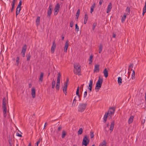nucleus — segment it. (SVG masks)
Segmentation results:
<instances>
[{"instance_id": "nucleus-40", "label": "nucleus", "mask_w": 146, "mask_h": 146, "mask_svg": "<svg viewBox=\"0 0 146 146\" xmlns=\"http://www.w3.org/2000/svg\"><path fill=\"white\" fill-rule=\"evenodd\" d=\"M75 29L76 30V31L77 32H78V31H79V27L77 24L75 25Z\"/></svg>"}, {"instance_id": "nucleus-45", "label": "nucleus", "mask_w": 146, "mask_h": 146, "mask_svg": "<svg viewBox=\"0 0 146 146\" xmlns=\"http://www.w3.org/2000/svg\"><path fill=\"white\" fill-rule=\"evenodd\" d=\"M19 57H17L16 58V62L17 63V65H18L19 63Z\"/></svg>"}, {"instance_id": "nucleus-20", "label": "nucleus", "mask_w": 146, "mask_h": 146, "mask_svg": "<svg viewBox=\"0 0 146 146\" xmlns=\"http://www.w3.org/2000/svg\"><path fill=\"white\" fill-rule=\"evenodd\" d=\"M64 86L63 87V90L64 93L66 95L67 93V89L68 86V85H64Z\"/></svg>"}, {"instance_id": "nucleus-35", "label": "nucleus", "mask_w": 146, "mask_h": 146, "mask_svg": "<svg viewBox=\"0 0 146 146\" xmlns=\"http://www.w3.org/2000/svg\"><path fill=\"white\" fill-rule=\"evenodd\" d=\"M21 9V8H20V9L18 8H16V16H17V15H18Z\"/></svg>"}, {"instance_id": "nucleus-25", "label": "nucleus", "mask_w": 146, "mask_h": 146, "mask_svg": "<svg viewBox=\"0 0 146 146\" xmlns=\"http://www.w3.org/2000/svg\"><path fill=\"white\" fill-rule=\"evenodd\" d=\"M146 12V1L145 2V6L143 9V15Z\"/></svg>"}, {"instance_id": "nucleus-26", "label": "nucleus", "mask_w": 146, "mask_h": 146, "mask_svg": "<svg viewBox=\"0 0 146 146\" xmlns=\"http://www.w3.org/2000/svg\"><path fill=\"white\" fill-rule=\"evenodd\" d=\"M95 4H94L92 5V6L91 7V9H90V12L91 13H92V12L94 11V8L95 7Z\"/></svg>"}, {"instance_id": "nucleus-4", "label": "nucleus", "mask_w": 146, "mask_h": 146, "mask_svg": "<svg viewBox=\"0 0 146 146\" xmlns=\"http://www.w3.org/2000/svg\"><path fill=\"white\" fill-rule=\"evenodd\" d=\"M61 77V74L60 72H58V74L57 78V80L56 84V88L57 90H58L60 88V81Z\"/></svg>"}, {"instance_id": "nucleus-55", "label": "nucleus", "mask_w": 146, "mask_h": 146, "mask_svg": "<svg viewBox=\"0 0 146 146\" xmlns=\"http://www.w3.org/2000/svg\"><path fill=\"white\" fill-rule=\"evenodd\" d=\"M22 1L21 0L19 1V5H20L21 6V5H22Z\"/></svg>"}, {"instance_id": "nucleus-50", "label": "nucleus", "mask_w": 146, "mask_h": 146, "mask_svg": "<svg viewBox=\"0 0 146 146\" xmlns=\"http://www.w3.org/2000/svg\"><path fill=\"white\" fill-rule=\"evenodd\" d=\"M40 143V140L38 141L36 143L35 146H38L39 143Z\"/></svg>"}, {"instance_id": "nucleus-47", "label": "nucleus", "mask_w": 146, "mask_h": 146, "mask_svg": "<svg viewBox=\"0 0 146 146\" xmlns=\"http://www.w3.org/2000/svg\"><path fill=\"white\" fill-rule=\"evenodd\" d=\"M74 23L72 21L70 23V27H72Z\"/></svg>"}, {"instance_id": "nucleus-34", "label": "nucleus", "mask_w": 146, "mask_h": 146, "mask_svg": "<svg viewBox=\"0 0 146 146\" xmlns=\"http://www.w3.org/2000/svg\"><path fill=\"white\" fill-rule=\"evenodd\" d=\"M76 97L73 101V102L72 104V106L75 107L76 106V100L75 99Z\"/></svg>"}, {"instance_id": "nucleus-52", "label": "nucleus", "mask_w": 146, "mask_h": 146, "mask_svg": "<svg viewBox=\"0 0 146 146\" xmlns=\"http://www.w3.org/2000/svg\"><path fill=\"white\" fill-rule=\"evenodd\" d=\"M103 2V0H100L99 1V4L100 5H101L102 4Z\"/></svg>"}, {"instance_id": "nucleus-15", "label": "nucleus", "mask_w": 146, "mask_h": 146, "mask_svg": "<svg viewBox=\"0 0 146 146\" xmlns=\"http://www.w3.org/2000/svg\"><path fill=\"white\" fill-rule=\"evenodd\" d=\"M44 76V73L43 72H41L40 75L38 82L40 84L43 81V77Z\"/></svg>"}, {"instance_id": "nucleus-60", "label": "nucleus", "mask_w": 146, "mask_h": 146, "mask_svg": "<svg viewBox=\"0 0 146 146\" xmlns=\"http://www.w3.org/2000/svg\"><path fill=\"white\" fill-rule=\"evenodd\" d=\"M47 125V122H46L45 123L44 128H45V127Z\"/></svg>"}, {"instance_id": "nucleus-17", "label": "nucleus", "mask_w": 146, "mask_h": 146, "mask_svg": "<svg viewBox=\"0 0 146 146\" xmlns=\"http://www.w3.org/2000/svg\"><path fill=\"white\" fill-rule=\"evenodd\" d=\"M112 8V6L111 3H110L108 6L107 13H108L110 12Z\"/></svg>"}, {"instance_id": "nucleus-62", "label": "nucleus", "mask_w": 146, "mask_h": 146, "mask_svg": "<svg viewBox=\"0 0 146 146\" xmlns=\"http://www.w3.org/2000/svg\"><path fill=\"white\" fill-rule=\"evenodd\" d=\"M16 1V0H13L12 3H15Z\"/></svg>"}, {"instance_id": "nucleus-49", "label": "nucleus", "mask_w": 146, "mask_h": 146, "mask_svg": "<svg viewBox=\"0 0 146 146\" xmlns=\"http://www.w3.org/2000/svg\"><path fill=\"white\" fill-rule=\"evenodd\" d=\"M3 116L4 117H6V112L7 111H3Z\"/></svg>"}, {"instance_id": "nucleus-27", "label": "nucleus", "mask_w": 146, "mask_h": 146, "mask_svg": "<svg viewBox=\"0 0 146 146\" xmlns=\"http://www.w3.org/2000/svg\"><path fill=\"white\" fill-rule=\"evenodd\" d=\"M122 79L120 77L118 78L117 81L119 85H120L122 83Z\"/></svg>"}, {"instance_id": "nucleus-57", "label": "nucleus", "mask_w": 146, "mask_h": 146, "mask_svg": "<svg viewBox=\"0 0 146 146\" xmlns=\"http://www.w3.org/2000/svg\"><path fill=\"white\" fill-rule=\"evenodd\" d=\"M115 37L116 35L114 33H113V37L115 38Z\"/></svg>"}, {"instance_id": "nucleus-8", "label": "nucleus", "mask_w": 146, "mask_h": 146, "mask_svg": "<svg viewBox=\"0 0 146 146\" xmlns=\"http://www.w3.org/2000/svg\"><path fill=\"white\" fill-rule=\"evenodd\" d=\"M56 47V44L55 43V41L54 40L53 42L51 48V52L52 54L54 53Z\"/></svg>"}, {"instance_id": "nucleus-32", "label": "nucleus", "mask_w": 146, "mask_h": 146, "mask_svg": "<svg viewBox=\"0 0 146 146\" xmlns=\"http://www.w3.org/2000/svg\"><path fill=\"white\" fill-rule=\"evenodd\" d=\"M56 84V82L55 80H53L52 82V88H54L55 87V85Z\"/></svg>"}, {"instance_id": "nucleus-61", "label": "nucleus", "mask_w": 146, "mask_h": 146, "mask_svg": "<svg viewBox=\"0 0 146 146\" xmlns=\"http://www.w3.org/2000/svg\"><path fill=\"white\" fill-rule=\"evenodd\" d=\"M62 40H63L64 38V36L63 35H62Z\"/></svg>"}, {"instance_id": "nucleus-36", "label": "nucleus", "mask_w": 146, "mask_h": 146, "mask_svg": "<svg viewBox=\"0 0 146 146\" xmlns=\"http://www.w3.org/2000/svg\"><path fill=\"white\" fill-rule=\"evenodd\" d=\"M127 15H129V14L130 12V8L128 7H127L126 10Z\"/></svg>"}, {"instance_id": "nucleus-23", "label": "nucleus", "mask_w": 146, "mask_h": 146, "mask_svg": "<svg viewBox=\"0 0 146 146\" xmlns=\"http://www.w3.org/2000/svg\"><path fill=\"white\" fill-rule=\"evenodd\" d=\"M133 118V117L132 116H131L130 117L128 121V123L129 124H130L132 122Z\"/></svg>"}, {"instance_id": "nucleus-58", "label": "nucleus", "mask_w": 146, "mask_h": 146, "mask_svg": "<svg viewBox=\"0 0 146 146\" xmlns=\"http://www.w3.org/2000/svg\"><path fill=\"white\" fill-rule=\"evenodd\" d=\"M21 5L18 4L17 8H19V9L21 8Z\"/></svg>"}, {"instance_id": "nucleus-46", "label": "nucleus", "mask_w": 146, "mask_h": 146, "mask_svg": "<svg viewBox=\"0 0 146 146\" xmlns=\"http://www.w3.org/2000/svg\"><path fill=\"white\" fill-rule=\"evenodd\" d=\"M87 94V90H86V91H85L84 92V98H85L86 97Z\"/></svg>"}, {"instance_id": "nucleus-7", "label": "nucleus", "mask_w": 146, "mask_h": 146, "mask_svg": "<svg viewBox=\"0 0 146 146\" xmlns=\"http://www.w3.org/2000/svg\"><path fill=\"white\" fill-rule=\"evenodd\" d=\"M6 104V98L4 97L3 98V100L2 108L3 111H7Z\"/></svg>"}, {"instance_id": "nucleus-9", "label": "nucleus", "mask_w": 146, "mask_h": 146, "mask_svg": "<svg viewBox=\"0 0 146 146\" xmlns=\"http://www.w3.org/2000/svg\"><path fill=\"white\" fill-rule=\"evenodd\" d=\"M100 66L99 65L97 64H96L94 66V73L98 72H99L100 71Z\"/></svg>"}, {"instance_id": "nucleus-37", "label": "nucleus", "mask_w": 146, "mask_h": 146, "mask_svg": "<svg viewBox=\"0 0 146 146\" xmlns=\"http://www.w3.org/2000/svg\"><path fill=\"white\" fill-rule=\"evenodd\" d=\"M40 21V19H36V25L37 26H38L39 25Z\"/></svg>"}, {"instance_id": "nucleus-51", "label": "nucleus", "mask_w": 146, "mask_h": 146, "mask_svg": "<svg viewBox=\"0 0 146 146\" xmlns=\"http://www.w3.org/2000/svg\"><path fill=\"white\" fill-rule=\"evenodd\" d=\"M16 135H17V136H19V137H22V135L21 134H19V133H17Z\"/></svg>"}, {"instance_id": "nucleus-10", "label": "nucleus", "mask_w": 146, "mask_h": 146, "mask_svg": "<svg viewBox=\"0 0 146 146\" xmlns=\"http://www.w3.org/2000/svg\"><path fill=\"white\" fill-rule=\"evenodd\" d=\"M52 5H51V4H50L49 8L47 12L48 15L49 16V17L50 16L51 14L52 13Z\"/></svg>"}, {"instance_id": "nucleus-18", "label": "nucleus", "mask_w": 146, "mask_h": 146, "mask_svg": "<svg viewBox=\"0 0 146 146\" xmlns=\"http://www.w3.org/2000/svg\"><path fill=\"white\" fill-rule=\"evenodd\" d=\"M115 122L114 121H113L111 123L110 128V130L111 132H112L114 128Z\"/></svg>"}, {"instance_id": "nucleus-2", "label": "nucleus", "mask_w": 146, "mask_h": 146, "mask_svg": "<svg viewBox=\"0 0 146 146\" xmlns=\"http://www.w3.org/2000/svg\"><path fill=\"white\" fill-rule=\"evenodd\" d=\"M80 66L78 64H76L74 65V68L75 70H74V73L76 74H78L79 76L81 75Z\"/></svg>"}, {"instance_id": "nucleus-11", "label": "nucleus", "mask_w": 146, "mask_h": 146, "mask_svg": "<svg viewBox=\"0 0 146 146\" xmlns=\"http://www.w3.org/2000/svg\"><path fill=\"white\" fill-rule=\"evenodd\" d=\"M115 110L114 108H111L109 109V111L107 113H108L110 116L113 114Z\"/></svg>"}, {"instance_id": "nucleus-28", "label": "nucleus", "mask_w": 146, "mask_h": 146, "mask_svg": "<svg viewBox=\"0 0 146 146\" xmlns=\"http://www.w3.org/2000/svg\"><path fill=\"white\" fill-rule=\"evenodd\" d=\"M80 13V10L79 9H78L76 15V18H78L79 16Z\"/></svg>"}, {"instance_id": "nucleus-12", "label": "nucleus", "mask_w": 146, "mask_h": 146, "mask_svg": "<svg viewBox=\"0 0 146 146\" xmlns=\"http://www.w3.org/2000/svg\"><path fill=\"white\" fill-rule=\"evenodd\" d=\"M26 49L27 46L25 45L23 47L21 52V53L22 54V56L23 57H24L25 56V54Z\"/></svg>"}, {"instance_id": "nucleus-14", "label": "nucleus", "mask_w": 146, "mask_h": 146, "mask_svg": "<svg viewBox=\"0 0 146 146\" xmlns=\"http://www.w3.org/2000/svg\"><path fill=\"white\" fill-rule=\"evenodd\" d=\"M93 80H91L90 81V83L89 84V86L88 88L89 89V90H90V92H91L92 91V86L93 84Z\"/></svg>"}, {"instance_id": "nucleus-44", "label": "nucleus", "mask_w": 146, "mask_h": 146, "mask_svg": "<svg viewBox=\"0 0 146 146\" xmlns=\"http://www.w3.org/2000/svg\"><path fill=\"white\" fill-rule=\"evenodd\" d=\"M93 55H91L90 57L89 61L91 63H92V59L93 58Z\"/></svg>"}, {"instance_id": "nucleus-48", "label": "nucleus", "mask_w": 146, "mask_h": 146, "mask_svg": "<svg viewBox=\"0 0 146 146\" xmlns=\"http://www.w3.org/2000/svg\"><path fill=\"white\" fill-rule=\"evenodd\" d=\"M62 129V126L61 125H59L58 128V131H59L61 130Z\"/></svg>"}, {"instance_id": "nucleus-39", "label": "nucleus", "mask_w": 146, "mask_h": 146, "mask_svg": "<svg viewBox=\"0 0 146 146\" xmlns=\"http://www.w3.org/2000/svg\"><path fill=\"white\" fill-rule=\"evenodd\" d=\"M15 4V3H12V4L11 5L12 8H11V11L12 12H13V10L14 9Z\"/></svg>"}, {"instance_id": "nucleus-1", "label": "nucleus", "mask_w": 146, "mask_h": 146, "mask_svg": "<svg viewBox=\"0 0 146 146\" xmlns=\"http://www.w3.org/2000/svg\"><path fill=\"white\" fill-rule=\"evenodd\" d=\"M103 82V79L102 78H101L100 76H99L98 80L97 82L95 87V90H97L96 92H98L100 88H101L102 83Z\"/></svg>"}, {"instance_id": "nucleus-64", "label": "nucleus", "mask_w": 146, "mask_h": 146, "mask_svg": "<svg viewBox=\"0 0 146 146\" xmlns=\"http://www.w3.org/2000/svg\"><path fill=\"white\" fill-rule=\"evenodd\" d=\"M29 88H31L32 86V85L31 84H29Z\"/></svg>"}, {"instance_id": "nucleus-5", "label": "nucleus", "mask_w": 146, "mask_h": 146, "mask_svg": "<svg viewBox=\"0 0 146 146\" xmlns=\"http://www.w3.org/2000/svg\"><path fill=\"white\" fill-rule=\"evenodd\" d=\"M60 8V5L59 3H57L55 5L54 9V14L55 15H56L59 11Z\"/></svg>"}, {"instance_id": "nucleus-19", "label": "nucleus", "mask_w": 146, "mask_h": 146, "mask_svg": "<svg viewBox=\"0 0 146 146\" xmlns=\"http://www.w3.org/2000/svg\"><path fill=\"white\" fill-rule=\"evenodd\" d=\"M103 73L105 77L106 78H107L108 76V72L107 69L106 68H105L104 70Z\"/></svg>"}, {"instance_id": "nucleus-21", "label": "nucleus", "mask_w": 146, "mask_h": 146, "mask_svg": "<svg viewBox=\"0 0 146 146\" xmlns=\"http://www.w3.org/2000/svg\"><path fill=\"white\" fill-rule=\"evenodd\" d=\"M108 113H106L104 117V122L106 123L108 115Z\"/></svg>"}, {"instance_id": "nucleus-29", "label": "nucleus", "mask_w": 146, "mask_h": 146, "mask_svg": "<svg viewBox=\"0 0 146 146\" xmlns=\"http://www.w3.org/2000/svg\"><path fill=\"white\" fill-rule=\"evenodd\" d=\"M66 133L65 132V131L64 130H63L62 131V138H64L65 137V136L66 135Z\"/></svg>"}, {"instance_id": "nucleus-59", "label": "nucleus", "mask_w": 146, "mask_h": 146, "mask_svg": "<svg viewBox=\"0 0 146 146\" xmlns=\"http://www.w3.org/2000/svg\"><path fill=\"white\" fill-rule=\"evenodd\" d=\"M125 19H122L121 20V22L122 23H123L125 21Z\"/></svg>"}, {"instance_id": "nucleus-6", "label": "nucleus", "mask_w": 146, "mask_h": 146, "mask_svg": "<svg viewBox=\"0 0 146 146\" xmlns=\"http://www.w3.org/2000/svg\"><path fill=\"white\" fill-rule=\"evenodd\" d=\"M89 143V140L88 139V137L86 135H85L83 139L82 142V145H87Z\"/></svg>"}, {"instance_id": "nucleus-63", "label": "nucleus", "mask_w": 146, "mask_h": 146, "mask_svg": "<svg viewBox=\"0 0 146 146\" xmlns=\"http://www.w3.org/2000/svg\"><path fill=\"white\" fill-rule=\"evenodd\" d=\"M85 18H87L88 17L87 15L86 14H85Z\"/></svg>"}, {"instance_id": "nucleus-53", "label": "nucleus", "mask_w": 146, "mask_h": 146, "mask_svg": "<svg viewBox=\"0 0 146 146\" xmlns=\"http://www.w3.org/2000/svg\"><path fill=\"white\" fill-rule=\"evenodd\" d=\"M133 64H130L129 65V68H133Z\"/></svg>"}, {"instance_id": "nucleus-43", "label": "nucleus", "mask_w": 146, "mask_h": 146, "mask_svg": "<svg viewBox=\"0 0 146 146\" xmlns=\"http://www.w3.org/2000/svg\"><path fill=\"white\" fill-rule=\"evenodd\" d=\"M97 25V23L96 22L94 23L93 25V27H92V29L93 30H94L96 27V26Z\"/></svg>"}, {"instance_id": "nucleus-38", "label": "nucleus", "mask_w": 146, "mask_h": 146, "mask_svg": "<svg viewBox=\"0 0 146 146\" xmlns=\"http://www.w3.org/2000/svg\"><path fill=\"white\" fill-rule=\"evenodd\" d=\"M135 72L134 70H133V72L132 74V79H133L135 78Z\"/></svg>"}, {"instance_id": "nucleus-13", "label": "nucleus", "mask_w": 146, "mask_h": 146, "mask_svg": "<svg viewBox=\"0 0 146 146\" xmlns=\"http://www.w3.org/2000/svg\"><path fill=\"white\" fill-rule=\"evenodd\" d=\"M31 95L32 98H33L35 97V89L34 87H33L31 90Z\"/></svg>"}, {"instance_id": "nucleus-42", "label": "nucleus", "mask_w": 146, "mask_h": 146, "mask_svg": "<svg viewBox=\"0 0 146 146\" xmlns=\"http://www.w3.org/2000/svg\"><path fill=\"white\" fill-rule=\"evenodd\" d=\"M69 81V78H66V80L64 83V85H67L68 86V83Z\"/></svg>"}, {"instance_id": "nucleus-3", "label": "nucleus", "mask_w": 146, "mask_h": 146, "mask_svg": "<svg viewBox=\"0 0 146 146\" xmlns=\"http://www.w3.org/2000/svg\"><path fill=\"white\" fill-rule=\"evenodd\" d=\"M87 105L86 103H80L78 107V111L80 112H83L86 109Z\"/></svg>"}, {"instance_id": "nucleus-22", "label": "nucleus", "mask_w": 146, "mask_h": 146, "mask_svg": "<svg viewBox=\"0 0 146 146\" xmlns=\"http://www.w3.org/2000/svg\"><path fill=\"white\" fill-rule=\"evenodd\" d=\"M107 143L106 140H104L102 142H101L99 146H106Z\"/></svg>"}, {"instance_id": "nucleus-31", "label": "nucleus", "mask_w": 146, "mask_h": 146, "mask_svg": "<svg viewBox=\"0 0 146 146\" xmlns=\"http://www.w3.org/2000/svg\"><path fill=\"white\" fill-rule=\"evenodd\" d=\"M102 46L101 44H100V45L99 48V52L100 53L102 50Z\"/></svg>"}, {"instance_id": "nucleus-41", "label": "nucleus", "mask_w": 146, "mask_h": 146, "mask_svg": "<svg viewBox=\"0 0 146 146\" xmlns=\"http://www.w3.org/2000/svg\"><path fill=\"white\" fill-rule=\"evenodd\" d=\"M90 136L91 138H93L94 137V135L93 132L91 131L90 133Z\"/></svg>"}, {"instance_id": "nucleus-56", "label": "nucleus", "mask_w": 146, "mask_h": 146, "mask_svg": "<svg viewBox=\"0 0 146 146\" xmlns=\"http://www.w3.org/2000/svg\"><path fill=\"white\" fill-rule=\"evenodd\" d=\"M126 15H127L126 14H125L123 15L122 18H123V17H124L125 18H126Z\"/></svg>"}, {"instance_id": "nucleus-54", "label": "nucleus", "mask_w": 146, "mask_h": 146, "mask_svg": "<svg viewBox=\"0 0 146 146\" xmlns=\"http://www.w3.org/2000/svg\"><path fill=\"white\" fill-rule=\"evenodd\" d=\"M87 19H84V23L85 24H86L87 23Z\"/></svg>"}, {"instance_id": "nucleus-24", "label": "nucleus", "mask_w": 146, "mask_h": 146, "mask_svg": "<svg viewBox=\"0 0 146 146\" xmlns=\"http://www.w3.org/2000/svg\"><path fill=\"white\" fill-rule=\"evenodd\" d=\"M80 90V87L78 86L77 88L76 91V95L78 96V97L80 98V96L79 94V92Z\"/></svg>"}, {"instance_id": "nucleus-30", "label": "nucleus", "mask_w": 146, "mask_h": 146, "mask_svg": "<svg viewBox=\"0 0 146 146\" xmlns=\"http://www.w3.org/2000/svg\"><path fill=\"white\" fill-rule=\"evenodd\" d=\"M8 142L9 143V146H12L13 144V141L11 138H9L8 140Z\"/></svg>"}, {"instance_id": "nucleus-33", "label": "nucleus", "mask_w": 146, "mask_h": 146, "mask_svg": "<svg viewBox=\"0 0 146 146\" xmlns=\"http://www.w3.org/2000/svg\"><path fill=\"white\" fill-rule=\"evenodd\" d=\"M83 131V129L82 128H80L78 132V135H81L82 134Z\"/></svg>"}, {"instance_id": "nucleus-16", "label": "nucleus", "mask_w": 146, "mask_h": 146, "mask_svg": "<svg viewBox=\"0 0 146 146\" xmlns=\"http://www.w3.org/2000/svg\"><path fill=\"white\" fill-rule=\"evenodd\" d=\"M69 43L68 40H67L66 41L65 44V45L64 47V52H66L67 51V50L68 48V46Z\"/></svg>"}]
</instances>
